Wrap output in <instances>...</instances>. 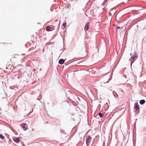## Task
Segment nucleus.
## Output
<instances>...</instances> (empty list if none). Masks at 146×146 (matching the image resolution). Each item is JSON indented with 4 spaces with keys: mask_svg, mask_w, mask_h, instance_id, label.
I'll return each mask as SVG.
<instances>
[{
    "mask_svg": "<svg viewBox=\"0 0 146 146\" xmlns=\"http://www.w3.org/2000/svg\"><path fill=\"white\" fill-rule=\"evenodd\" d=\"M138 56L135 53L133 56H132L129 59V60L131 61V65L134 62V61L136 60Z\"/></svg>",
    "mask_w": 146,
    "mask_h": 146,
    "instance_id": "nucleus-1",
    "label": "nucleus"
},
{
    "mask_svg": "<svg viewBox=\"0 0 146 146\" xmlns=\"http://www.w3.org/2000/svg\"><path fill=\"white\" fill-rule=\"evenodd\" d=\"M92 138L90 136H88L86 139V145L88 146L90 145L91 141Z\"/></svg>",
    "mask_w": 146,
    "mask_h": 146,
    "instance_id": "nucleus-2",
    "label": "nucleus"
},
{
    "mask_svg": "<svg viewBox=\"0 0 146 146\" xmlns=\"http://www.w3.org/2000/svg\"><path fill=\"white\" fill-rule=\"evenodd\" d=\"M21 126L24 130H26L27 129V125L25 123H22L21 125Z\"/></svg>",
    "mask_w": 146,
    "mask_h": 146,
    "instance_id": "nucleus-3",
    "label": "nucleus"
},
{
    "mask_svg": "<svg viewBox=\"0 0 146 146\" xmlns=\"http://www.w3.org/2000/svg\"><path fill=\"white\" fill-rule=\"evenodd\" d=\"M54 29L53 27L51 26H49L46 27V30L47 31H52Z\"/></svg>",
    "mask_w": 146,
    "mask_h": 146,
    "instance_id": "nucleus-4",
    "label": "nucleus"
},
{
    "mask_svg": "<svg viewBox=\"0 0 146 146\" xmlns=\"http://www.w3.org/2000/svg\"><path fill=\"white\" fill-rule=\"evenodd\" d=\"M135 108L137 111L139 110V108L137 103H135Z\"/></svg>",
    "mask_w": 146,
    "mask_h": 146,
    "instance_id": "nucleus-5",
    "label": "nucleus"
},
{
    "mask_svg": "<svg viewBox=\"0 0 146 146\" xmlns=\"http://www.w3.org/2000/svg\"><path fill=\"white\" fill-rule=\"evenodd\" d=\"M89 24L90 23H88L86 25L84 28L85 30H87L88 29Z\"/></svg>",
    "mask_w": 146,
    "mask_h": 146,
    "instance_id": "nucleus-6",
    "label": "nucleus"
},
{
    "mask_svg": "<svg viewBox=\"0 0 146 146\" xmlns=\"http://www.w3.org/2000/svg\"><path fill=\"white\" fill-rule=\"evenodd\" d=\"M64 61L63 59H61L58 62L60 64H62L64 63Z\"/></svg>",
    "mask_w": 146,
    "mask_h": 146,
    "instance_id": "nucleus-7",
    "label": "nucleus"
},
{
    "mask_svg": "<svg viewBox=\"0 0 146 146\" xmlns=\"http://www.w3.org/2000/svg\"><path fill=\"white\" fill-rule=\"evenodd\" d=\"M13 140H14V141L16 143H18L20 141V140H19V138H15V139H14Z\"/></svg>",
    "mask_w": 146,
    "mask_h": 146,
    "instance_id": "nucleus-8",
    "label": "nucleus"
},
{
    "mask_svg": "<svg viewBox=\"0 0 146 146\" xmlns=\"http://www.w3.org/2000/svg\"><path fill=\"white\" fill-rule=\"evenodd\" d=\"M145 102V101L144 100H142L140 101V104L142 105Z\"/></svg>",
    "mask_w": 146,
    "mask_h": 146,
    "instance_id": "nucleus-9",
    "label": "nucleus"
},
{
    "mask_svg": "<svg viewBox=\"0 0 146 146\" xmlns=\"http://www.w3.org/2000/svg\"><path fill=\"white\" fill-rule=\"evenodd\" d=\"M15 58H17V57L15 56H14L11 59V60L12 61H13L14 60V59Z\"/></svg>",
    "mask_w": 146,
    "mask_h": 146,
    "instance_id": "nucleus-10",
    "label": "nucleus"
},
{
    "mask_svg": "<svg viewBox=\"0 0 146 146\" xmlns=\"http://www.w3.org/2000/svg\"><path fill=\"white\" fill-rule=\"evenodd\" d=\"M0 138L3 139H5L3 135L1 134H0Z\"/></svg>",
    "mask_w": 146,
    "mask_h": 146,
    "instance_id": "nucleus-11",
    "label": "nucleus"
},
{
    "mask_svg": "<svg viewBox=\"0 0 146 146\" xmlns=\"http://www.w3.org/2000/svg\"><path fill=\"white\" fill-rule=\"evenodd\" d=\"M103 114L101 113H99V114H98V115H99V116L100 117H102L103 115Z\"/></svg>",
    "mask_w": 146,
    "mask_h": 146,
    "instance_id": "nucleus-12",
    "label": "nucleus"
},
{
    "mask_svg": "<svg viewBox=\"0 0 146 146\" xmlns=\"http://www.w3.org/2000/svg\"><path fill=\"white\" fill-rule=\"evenodd\" d=\"M63 25L64 28H65L66 26V23H64Z\"/></svg>",
    "mask_w": 146,
    "mask_h": 146,
    "instance_id": "nucleus-13",
    "label": "nucleus"
},
{
    "mask_svg": "<svg viewBox=\"0 0 146 146\" xmlns=\"http://www.w3.org/2000/svg\"><path fill=\"white\" fill-rule=\"evenodd\" d=\"M119 28H120V27H117V29H119Z\"/></svg>",
    "mask_w": 146,
    "mask_h": 146,
    "instance_id": "nucleus-14",
    "label": "nucleus"
}]
</instances>
